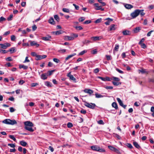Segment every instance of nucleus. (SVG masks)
<instances>
[{
  "label": "nucleus",
  "mask_w": 154,
  "mask_h": 154,
  "mask_svg": "<svg viewBox=\"0 0 154 154\" xmlns=\"http://www.w3.org/2000/svg\"><path fill=\"white\" fill-rule=\"evenodd\" d=\"M97 123L98 124L100 125H103L104 124L103 121L102 120H100L98 121Z\"/></svg>",
  "instance_id": "864d4df0"
},
{
  "label": "nucleus",
  "mask_w": 154,
  "mask_h": 154,
  "mask_svg": "<svg viewBox=\"0 0 154 154\" xmlns=\"http://www.w3.org/2000/svg\"><path fill=\"white\" fill-rule=\"evenodd\" d=\"M112 79L115 81H119L120 80V79L119 78L115 77H112Z\"/></svg>",
  "instance_id": "c9c22d12"
},
{
  "label": "nucleus",
  "mask_w": 154,
  "mask_h": 154,
  "mask_svg": "<svg viewBox=\"0 0 154 154\" xmlns=\"http://www.w3.org/2000/svg\"><path fill=\"white\" fill-rule=\"evenodd\" d=\"M115 25L114 24H112L109 27V30L112 31L114 30H115L116 28L115 27Z\"/></svg>",
  "instance_id": "bb28decb"
},
{
  "label": "nucleus",
  "mask_w": 154,
  "mask_h": 154,
  "mask_svg": "<svg viewBox=\"0 0 154 154\" xmlns=\"http://www.w3.org/2000/svg\"><path fill=\"white\" fill-rule=\"evenodd\" d=\"M139 45H140L141 47L143 49H145L146 48V45L144 43H142L141 44H139Z\"/></svg>",
  "instance_id": "37998d69"
},
{
  "label": "nucleus",
  "mask_w": 154,
  "mask_h": 154,
  "mask_svg": "<svg viewBox=\"0 0 154 154\" xmlns=\"http://www.w3.org/2000/svg\"><path fill=\"white\" fill-rule=\"evenodd\" d=\"M67 76L69 77L70 80L75 81L76 79L74 77L73 75L71 74V72H70L67 74Z\"/></svg>",
  "instance_id": "f8f14e48"
},
{
  "label": "nucleus",
  "mask_w": 154,
  "mask_h": 154,
  "mask_svg": "<svg viewBox=\"0 0 154 154\" xmlns=\"http://www.w3.org/2000/svg\"><path fill=\"white\" fill-rule=\"evenodd\" d=\"M91 40L93 41H98L101 39L100 37L99 36H94L91 38Z\"/></svg>",
  "instance_id": "f3484780"
},
{
  "label": "nucleus",
  "mask_w": 154,
  "mask_h": 154,
  "mask_svg": "<svg viewBox=\"0 0 154 154\" xmlns=\"http://www.w3.org/2000/svg\"><path fill=\"white\" fill-rule=\"evenodd\" d=\"M38 85V83H32L31 85V86L32 87H34L36 85Z\"/></svg>",
  "instance_id": "4d7b16f0"
},
{
  "label": "nucleus",
  "mask_w": 154,
  "mask_h": 154,
  "mask_svg": "<svg viewBox=\"0 0 154 154\" xmlns=\"http://www.w3.org/2000/svg\"><path fill=\"white\" fill-rule=\"evenodd\" d=\"M112 107L116 109H118V107L117 103L116 102H113L112 104Z\"/></svg>",
  "instance_id": "c85d7f7f"
},
{
  "label": "nucleus",
  "mask_w": 154,
  "mask_h": 154,
  "mask_svg": "<svg viewBox=\"0 0 154 154\" xmlns=\"http://www.w3.org/2000/svg\"><path fill=\"white\" fill-rule=\"evenodd\" d=\"M9 137L11 139H12L14 141H15L16 140V139L14 137V135H9Z\"/></svg>",
  "instance_id": "ea45409f"
},
{
  "label": "nucleus",
  "mask_w": 154,
  "mask_h": 154,
  "mask_svg": "<svg viewBox=\"0 0 154 154\" xmlns=\"http://www.w3.org/2000/svg\"><path fill=\"white\" fill-rule=\"evenodd\" d=\"M15 39V37L14 35H12L11 36V39L12 41H14Z\"/></svg>",
  "instance_id": "338daca9"
},
{
  "label": "nucleus",
  "mask_w": 154,
  "mask_h": 154,
  "mask_svg": "<svg viewBox=\"0 0 154 154\" xmlns=\"http://www.w3.org/2000/svg\"><path fill=\"white\" fill-rule=\"evenodd\" d=\"M141 29V27H137L133 30V31L134 33H137L139 32Z\"/></svg>",
  "instance_id": "dca6fc26"
},
{
  "label": "nucleus",
  "mask_w": 154,
  "mask_h": 154,
  "mask_svg": "<svg viewBox=\"0 0 154 154\" xmlns=\"http://www.w3.org/2000/svg\"><path fill=\"white\" fill-rule=\"evenodd\" d=\"M91 22V21L90 20H87L85 21L83 23L84 24H88L90 23Z\"/></svg>",
  "instance_id": "680f3d73"
},
{
  "label": "nucleus",
  "mask_w": 154,
  "mask_h": 154,
  "mask_svg": "<svg viewBox=\"0 0 154 154\" xmlns=\"http://www.w3.org/2000/svg\"><path fill=\"white\" fill-rule=\"evenodd\" d=\"M75 28L78 30H81L83 29L82 27L80 26H76Z\"/></svg>",
  "instance_id": "de8ad7c7"
},
{
  "label": "nucleus",
  "mask_w": 154,
  "mask_h": 154,
  "mask_svg": "<svg viewBox=\"0 0 154 154\" xmlns=\"http://www.w3.org/2000/svg\"><path fill=\"white\" fill-rule=\"evenodd\" d=\"M154 6L153 5H149L148 7V8L150 10L153 9Z\"/></svg>",
  "instance_id": "774afa93"
},
{
  "label": "nucleus",
  "mask_w": 154,
  "mask_h": 154,
  "mask_svg": "<svg viewBox=\"0 0 154 154\" xmlns=\"http://www.w3.org/2000/svg\"><path fill=\"white\" fill-rule=\"evenodd\" d=\"M85 18L84 17H81L79 19V22H82L84 20Z\"/></svg>",
  "instance_id": "c03bdc74"
},
{
  "label": "nucleus",
  "mask_w": 154,
  "mask_h": 154,
  "mask_svg": "<svg viewBox=\"0 0 154 154\" xmlns=\"http://www.w3.org/2000/svg\"><path fill=\"white\" fill-rule=\"evenodd\" d=\"M76 54L75 53H74L70 55H68L67 57H66L65 58V61H67L70 58L72 57L75 55Z\"/></svg>",
  "instance_id": "b1692460"
},
{
  "label": "nucleus",
  "mask_w": 154,
  "mask_h": 154,
  "mask_svg": "<svg viewBox=\"0 0 154 154\" xmlns=\"http://www.w3.org/2000/svg\"><path fill=\"white\" fill-rule=\"evenodd\" d=\"M141 11L140 10H136L131 13L130 15L132 17L131 19H134L137 17L140 14Z\"/></svg>",
  "instance_id": "7ed1b4c3"
},
{
  "label": "nucleus",
  "mask_w": 154,
  "mask_h": 154,
  "mask_svg": "<svg viewBox=\"0 0 154 154\" xmlns=\"http://www.w3.org/2000/svg\"><path fill=\"white\" fill-rule=\"evenodd\" d=\"M83 91L84 92L90 94H91L93 93V90L91 89H86L84 90Z\"/></svg>",
  "instance_id": "4468645a"
},
{
  "label": "nucleus",
  "mask_w": 154,
  "mask_h": 154,
  "mask_svg": "<svg viewBox=\"0 0 154 154\" xmlns=\"http://www.w3.org/2000/svg\"><path fill=\"white\" fill-rule=\"evenodd\" d=\"M104 88L106 89H113V87L112 86H106Z\"/></svg>",
  "instance_id": "13d9d810"
},
{
  "label": "nucleus",
  "mask_w": 154,
  "mask_h": 154,
  "mask_svg": "<svg viewBox=\"0 0 154 154\" xmlns=\"http://www.w3.org/2000/svg\"><path fill=\"white\" fill-rule=\"evenodd\" d=\"M24 124L25 126L32 127L34 125L32 122L28 121L25 122L24 123Z\"/></svg>",
  "instance_id": "1a4fd4ad"
},
{
  "label": "nucleus",
  "mask_w": 154,
  "mask_h": 154,
  "mask_svg": "<svg viewBox=\"0 0 154 154\" xmlns=\"http://www.w3.org/2000/svg\"><path fill=\"white\" fill-rule=\"evenodd\" d=\"M9 51H6L5 50L0 49V52L2 54H4L8 52Z\"/></svg>",
  "instance_id": "473e14b6"
},
{
  "label": "nucleus",
  "mask_w": 154,
  "mask_h": 154,
  "mask_svg": "<svg viewBox=\"0 0 154 154\" xmlns=\"http://www.w3.org/2000/svg\"><path fill=\"white\" fill-rule=\"evenodd\" d=\"M2 122L3 123L11 125H14L17 124L16 120H11L10 119H5L2 121Z\"/></svg>",
  "instance_id": "f03ea898"
},
{
  "label": "nucleus",
  "mask_w": 154,
  "mask_h": 154,
  "mask_svg": "<svg viewBox=\"0 0 154 154\" xmlns=\"http://www.w3.org/2000/svg\"><path fill=\"white\" fill-rule=\"evenodd\" d=\"M84 105L92 109H94L96 106L94 103H89L86 102H85Z\"/></svg>",
  "instance_id": "20e7f679"
},
{
  "label": "nucleus",
  "mask_w": 154,
  "mask_h": 154,
  "mask_svg": "<svg viewBox=\"0 0 154 154\" xmlns=\"http://www.w3.org/2000/svg\"><path fill=\"white\" fill-rule=\"evenodd\" d=\"M139 71L142 74L146 73V70L143 69H141L139 70Z\"/></svg>",
  "instance_id": "a18cd8bd"
},
{
  "label": "nucleus",
  "mask_w": 154,
  "mask_h": 154,
  "mask_svg": "<svg viewBox=\"0 0 154 154\" xmlns=\"http://www.w3.org/2000/svg\"><path fill=\"white\" fill-rule=\"evenodd\" d=\"M94 5L95 7V9L96 10H101V11H103L104 10V9L102 8L101 6H99L98 3H95L94 4Z\"/></svg>",
  "instance_id": "0eeeda50"
},
{
  "label": "nucleus",
  "mask_w": 154,
  "mask_h": 154,
  "mask_svg": "<svg viewBox=\"0 0 154 154\" xmlns=\"http://www.w3.org/2000/svg\"><path fill=\"white\" fill-rule=\"evenodd\" d=\"M125 7L128 9H130L132 8L133 7V6L129 4H126L125 5Z\"/></svg>",
  "instance_id": "aec40b11"
},
{
  "label": "nucleus",
  "mask_w": 154,
  "mask_h": 154,
  "mask_svg": "<svg viewBox=\"0 0 154 154\" xmlns=\"http://www.w3.org/2000/svg\"><path fill=\"white\" fill-rule=\"evenodd\" d=\"M9 51L11 52V53H13L14 52H15V49L14 48H11L9 50Z\"/></svg>",
  "instance_id": "72a5a7b5"
},
{
  "label": "nucleus",
  "mask_w": 154,
  "mask_h": 154,
  "mask_svg": "<svg viewBox=\"0 0 154 154\" xmlns=\"http://www.w3.org/2000/svg\"><path fill=\"white\" fill-rule=\"evenodd\" d=\"M91 149L94 150L99 152H104L105 150L101 148L100 147L97 145H94L91 146Z\"/></svg>",
  "instance_id": "f257e3e1"
},
{
  "label": "nucleus",
  "mask_w": 154,
  "mask_h": 154,
  "mask_svg": "<svg viewBox=\"0 0 154 154\" xmlns=\"http://www.w3.org/2000/svg\"><path fill=\"white\" fill-rule=\"evenodd\" d=\"M31 127H32L25 126L24 128L26 130L29 131L33 132L34 131V130Z\"/></svg>",
  "instance_id": "a211bd4d"
},
{
  "label": "nucleus",
  "mask_w": 154,
  "mask_h": 154,
  "mask_svg": "<svg viewBox=\"0 0 154 154\" xmlns=\"http://www.w3.org/2000/svg\"><path fill=\"white\" fill-rule=\"evenodd\" d=\"M45 85L46 86L48 87H51L52 86V84L50 82L48 81L45 82Z\"/></svg>",
  "instance_id": "5701e85b"
},
{
  "label": "nucleus",
  "mask_w": 154,
  "mask_h": 154,
  "mask_svg": "<svg viewBox=\"0 0 154 154\" xmlns=\"http://www.w3.org/2000/svg\"><path fill=\"white\" fill-rule=\"evenodd\" d=\"M49 22L52 24H54L55 22L54 21V19L53 17H51L48 20Z\"/></svg>",
  "instance_id": "c756f323"
},
{
  "label": "nucleus",
  "mask_w": 154,
  "mask_h": 154,
  "mask_svg": "<svg viewBox=\"0 0 154 154\" xmlns=\"http://www.w3.org/2000/svg\"><path fill=\"white\" fill-rule=\"evenodd\" d=\"M106 57L107 58V59L108 60H111L112 59L111 57L110 56L106 55Z\"/></svg>",
  "instance_id": "e2e57ef3"
},
{
  "label": "nucleus",
  "mask_w": 154,
  "mask_h": 154,
  "mask_svg": "<svg viewBox=\"0 0 154 154\" xmlns=\"http://www.w3.org/2000/svg\"><path fill=\"white\" fill-rule=\"evenodd\" d=\"M116 99L119 105L122 106L124 109H125L127 106L126 105H124L123 102L119 98H117Z\"/></svg>",
  "instance_id": "6e6552de"
},
{
  "label": "nucleus",
  "mask_w": 154,
  "mask_h": 154,
  "mask_svg": "<svg viewBox=\"0 0 154 154\" xmlns=\"http://www.w3.org/2000/svg\"><path fill=\"white\" fill-rule=\"evenodd\" d=\"M28 67L27 66H25L24 65H19V68L20 69L23 68L24 69H27Z\"/></svg>",
  "instance_id": "2f4dec72"
},
{
  "label": "nucleus",
  "mask_w": 154,
  "mask_h": 154,
  "mask_svg": "<svg viewBox=\"0 0 154 154\" xmlns=\"http://www.w3.org/2000/svg\"><path fill=\"white\" fill-rule=\"evenodd\" d=\"M53 60V61L54 62H55L57 63H59V62L60 61L57 58H54Z\"/></svg>",
  "instance_id": "6e6d98bb"
},
{
  "label": "nucleus",
  "mask_w": 154,
  "mask_h": 154,
  "mask_svg": "<svg viewBox=\"0 0 154 154\" xmlns=\"http://www.w3.org/2000/svg\"><path fill=\"white\" fill-rule=\"evenodd\" d=\"M80 112L83 114H85L86 113V111L85 110L82 109L81 110Z\"/></svg>",
  "instance_id": "052dcab7"
},
{
  "label": "nucleus",
  "mask_w": 154,
  "mask_h": 154,
  "mask_svg": "<svg viewBox=\"0 0 154 154\" xmlns=\"http://www.w3.org/2000/svg\"><path fill=\"white\" fill-rule=\"evenodd\" d=\"M97 78L101 79L102 80L104 81H110L111 80V78L107 77L106 78H103L101 76H98Z\"/></svg>",
  "instance_id": "9d476101"
},
{
  "label": "nucleus",
  "mask_w": 154,
  "mask_h": 154,
  "mask_svg": "<svg viewBox=\"0 0 154 154\" xmlns=\"http://www.w3.org/2000/svg\"><path fill=\"white\" fill-rule=\"evenodd\" d=\"M13 17V15L12 14H10L9 17L7 18L8 21H10L12 20V18Z\"/></svg>",
  "instance_id": "79ce46f5"
},
{
  "label": "nucleus",
  "mask_w": 154,
  "mask_h": 154,
  "mask_svg": "<svg viewBox=\"0 0 154 154\" xmlns=\"http://www.w3.org/2000/svg\"><path fill=\"white\" fill-rule=\"evenodd\" d=\"M20 144L23 146H25L27 145V143L23 140L20 141Z\"/></svg>",
  "instance_id": "393cba45"
},
{
  "label": "nucleus",
  "mask_w": 154,
  "mask_h": 154,
  "mask_svg": "<svg viewBox=\"0 0 154 154\" xmlns=\"http://www.w3.org/2000/svg\"><path fill=\"white\" fill-rule=\"evenodd\" d=\"M54 18L57 22L60 21V18L57 15H55L54 16Z\"/></svg>",
  "instance_id": "e433bc0d"
},
{
  "label": "nucleus",
  "mask_w": 154,
  "mask_h": 154,
  "mask_svg": "<svg viewBox=\"0 0 154 154\" xmlns=\"http://www.w3.org/2000/svg\"><path fill=\"white\" fill-rule=\"evenodd\" d=\"M122 33L124 35H129L131 34V32L129 30H125L123 31Z\"/></svg>",
  "instance_id": "4be33fe9"
},
{
  "label": "nucleus",
  "mask_w": 154,
  "mask_h": 154,
  "mask_svg": "<svg viewBox=\"0 0 154 154\" xmlns=\"http://www.w3.org/2000/svg\"><path fill=\"white\" fill-rule=\"evenodd\" d=\"M108 147L110 150L113 151H114L117 153L119 154L120 153L119 150L118 149H116V148H115V147H114L112 146H108Z\"/></svg>",
  "instance_id": "39448f33"
},
{
  "label": "nucleus",
  "mask_w": 154,
  "mask_h": 154,
  "mask_svg": "<svg viewBox=\"0 0 154 154\" xmlns=\"http://www.w3.org/2000/svg\"><path fill=\"white\" fill-rule=\"evenodd\" d=\"M119 48V45L118 44H116L115 45V47L114 48V51H118V49Z\"/></svg>",
  "instance_id": "a19ab883"
},
{
  "label": "nucleus",
  "mask_w": 154,
  "mask_h": 154,
  "mask_svg": "<svg viewBox=\"0 0 154 154\" xmlns=\"http://www.w3.org/2000/svg\"><path fill=\"white\" fill-rule=\"evenodd\" d=\"M48 75L46 73H43L41 75V78L43 80H45L47 78Z\"/></svg>",
  "instance_id": "6ab92c4d"
},
{
  "label": "nucleus",
  "mask_w": 154,
  "mask_h": 154,
  "mask_svg": "<svg viewBox=\"0 0 154 154\" xmlns=\"http://www.w3.org/2000/svg\"><path fill=\"white\" fill-rule=\"evenodd\" d=\"M95 95L96 97L97 98H101L103 97V95L97 93H96L95 94Z\"/></svg>",
  "instance_id": "f704fd0d"
},
{
  "label": "nucleus",
  "mask_w": 154,
  "mask_h": 154,
  "mask_svg": "<svg viewBox=\"0 0 154 154\" xmlns=\"http://www.w3.org/2000/svg\"><path fill=\"white\" fill-rule=\"evenodd\" d=\"M47 56L46 55H38L37 56V57L36 58V60H40L42 59H44Z\"/></svg>",
  "instance_id": "ddd939ff"
},
{
  "label": "nucleus",
  "mask_w": 154,
  "mask_h": 154,
  "mask_svg": "<svg viewBox=\"0 0 154 154\" xmlns=\"http://www.w3.org/2000/svg\"><path fill=\"white\" fill-rule=\"evenodd\" d=\"M126 145L130 149H132L133 147L131 144L129 143H127Z\"/></svg>",
  "instance_id": "3c124183"
},
{
  "label": "nucleus",
  "mask_w": 154,
  "mask_h": 154,
  "mask_svg": "<svg viewBox=\"0 0 154 154\" xmlns=\"http://www.w3.org/2000/svg\"><path fill=\"white\" fill-rule=\"evenodd\" d=\"M63 31L61 30L57 31L56 32H54L53 33H55L56 35H59L63 33Z\"/></svg>",
  "instance_id": "7c9ffc66"
},
{
  "label": "nucleus",
  "mask_w": 154,
  "mask_h": 154,
  "mask_svg": "<svg viewBox=\"0 0 154 154\" xmlns=\"http://www.w3.org/2000/svg\"><path fill=\"white\" fill-rule=\"evenodd\" d=\"M30 45L32 46L36 45V47H37L39 46V45L37 44V43L35 41L31 42L30 43Z\"/></svg>",
  "instance_id": "a878e982"
},
{
  "label": "nucleus",
  "mask_w": 154,
  "mask_h": 154,
  "mask_svg": "<svg viewBox=\"0 0 154 154\" xmlns=\"http://www.w3.org/2000/svg\"><path fill=\"white\" fill-rule=\"evenodd\" d=\"M54 71H55L54 70H53L48 71L47 72V73L48 74V75H51L52 74L53 72H54Z\"/></svg>",
  "instance_id": "58836bf2"
},
{
  "label": "nucleus",
  "mask_w": 154,
  "mask_h": 154,
  "mask_svg": "<svg viewBox=\"0 0 154 154\" xmlns=\"http://www.w3.org/2000/svg\"><path fill=\"white\" fill-rule=\"evenodd\" d=\"M67 126L68 128H71L73 126V125L71 122H68L67 124Z\"/></svg>",
  "instance_id": "49530a36"
},
{
  "label": "nucleus",
  "mask_w": 154,
  "mask_h": 154,
  "mask_svg": "<svg viewBox=\"0 0 154 154\" xmlns=\"http://www.w3.org/2000/svg\"><path fill=\"white\" fill-rule=\"evenodd\" d=\"M1 48L2 49H6L8 47H10L11 44L8 43H6L4 44H0Z\"/></svg>",
  "instance_id": "423d86ee"
},
{
  "label": "nucleus",
  "mask_w": 154,
  "mask_h": 154,
  "mask_svg": "<svg viewBox=\"0 0 154 154\" xmlns=\"http://www.w3.org/2000/svg\"><path fill=\"white\" fill-rule=\"evenodd\" d=\"M25 81L23 80H20V81L19 82V84L20 85H23L24 83H25Z\"/></svg>",
  "instance_id": "bf43d9fd"
},
{
  "label": "nucleus",
  "mask_w": 154,
  "mask_h": 154,
  "mask_svg": "<svg viewBox=\"0 0 154 154\" xmlns=\"http://www.w3.org/2000/svg\"><path fill=\"white\" fill-rule=\"evenodd\" d=\"M116 70L118 71L119 73L121 74H123L124 72L123 71L119 69L116 67Z\"/></svg>",
  "instance_id": "8fccbe9b"
},
{
  "label": "nucleus",
  "mask_w": 154,
  "mask_h": 154,
  "mask_svg": "<svg viewBox=\"0 0 154 154\" xmlns=\"http://www.w3.org/2000/svg\"><path fill=\"white\" fill-rule=\"evenodd\" d=\"M64 39L66 40H72L74 39L73 36H71L66 35L64 37Z\"/></svg>",
  "instance_id": "9b49d317"
},
{
  "label": "nucleus",
  "mask_w": 154,
  "mask_h": 154,
  "mask_svg": "<svg viewBox=\"0 0 154 154\" xmlns=\"http://www.w3.org/2000/svg\"><path fill=\"white\" fill-rule=\"evenodd\" d=\"M31 55H32V56H35L36 57V58H37V56H38V55H37V54H36V53H35V52H32L31 53Z\"/></svg>",
  "instance_id": "5fc2aeb1"
},
{
  "label": "nucleus",
  "mask_w": 154,
  "mask_h": 154,
  "mask_svg": "<svg viewBox=\"0 0 154 154\" xmlns=\"http://www.w3.org/2000/svg\"><path fill=\"white\" fill-rule=\"evenodd\" d=\"M133 144L134 146L137 148L138 149H139L140 148V146L137 142H134L133 143Z\"/></svg>",
  "instance_id": "412c9836"
},
{
  "label": "nucleus",
  "mask_w": 154,
  "mask_h": 154,
  "mask_svg": "<svg viewBox=\"0 0 154 154\" xmlns=\"http://www.w3.org/2000/svg\"><path fill=\"white\" fill-rule=\"evenodd\" d=\"M87 52V51L85 50H84L82 51L80 53H79L78 54L79 55H82L84 54L85 53H86Z\"/></svg>",
  "instance_id": "09e8293b"
},
{
  "label": "nucleus",
  "mask_w": 154,
  "mask_h": 154,
  "mask_svg": "<svg viewBox=\"0 0 154 154\" xmlns=\"http://www.w3.org/2000/svg\"><path fill=\"white\" fill-rule=\"evenodd\" d=\"M63 11L65 12L66 13H69V9L66 8H63L62 9Z\"/></svg>",
  "instance_id": "4c0bfd02"
},
{
  "label": "nucleus",
  "mask_w": 154,
  "mask_h": 154,
  "mask_svg": "<svg viewBox=\"0 0 154 154\" xmlns=\"http://www.w3.org/2000/svg\"><path fill=\"white\" fill-rule=\"evenodd\" d=\"M90 42L88 40H85L83 42V43L84 44H87Z\"/></svg>",
  "instance_id": "69168bd1"
},
{
  "label": "nucleus",
  "mask_w": 154,
  "mask_h": 154,
  "mask_svg": "<svg viewBox=\"0 0 154 154\" xmlns=\"http://www.w3.org/2000/svg\"><path fill=\"white\" fill-rule=\"evenodd\" d=\"M51 38V36L50 35H48L46 37H42V39L45 41H50V39Z\"/></svg>",
  "instance_id": "2eb2a0df"
},
{
  "label": "nucleus",
  "mask_w": 154,
  "mask_h": 154,
  "mask_svg": "<svg viewBox=\"0 0 154 154\" xmlns=\"http://www.w3.org/2000/svg\"><path fill=\"white\" fill-rule=\"evenodd\" d=\"M28 57H26L25 58V61L23 62L24 63L26 62H29L30 61V60L28 59Z\"/></svg>",
  "instance_id": "0e129e2a"
},
{
  "label": "nucleus",
  "mask_w": 154,
  "mask_h": 154,
  "mask_svg": "<svg viewBox=\"0 0 154 154\" xmlns=\"http://www.w3.org/2000/svg\"><path fill=\"white\" fill-rule=\"evenodd\" d=\"M112 83L113 85L115 86H118L119 85H121V83L119 81L117 82H115V81H112Z\"/></svg>",
  "instance_id": "cd10ccee"
},
{
  "label": "nucleus",
  "mask_w": 154,
  "mask_h": 154,
  "mask_svg": "<svg viewBox=\"0 0 154 154\" xmlns=\"http://www.w3.org/2000/svg\"><path fill=\"white\" fill-rule=\"evenodd\" d=\"M8 146H10L12 148H14L15 146V145L14 144H11V143H9L8 144Z\"/></svg>",
  "instance_id": "603ef678"
}]
</instances>
